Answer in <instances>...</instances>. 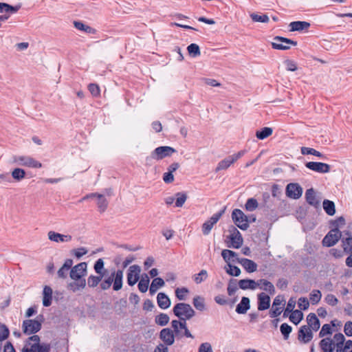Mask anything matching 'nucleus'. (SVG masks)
Here are the masks:
<instances>
[{
	"mask_svg": "<svg viewBox=\"0 0 352 352\" xmlns=\"http://www.w3.org/2000/svg\"><path fill=\"white\" fill-rule=\"evenodd\" d=\"M291 32L298 31L301 32L302 30H307L310 27V23L307 21H293L289 25Z\"/></svg>",
	"mask_w": 352,
	"mask_h": 352,
	"instance_id": "nucleus-24",
	"label": "nucleus"
},
{
	"mask_svg": "<svg viewBox=\"0 0 352 352\" xmlns=\"http://www.w3.org/2000/svg\"><path fill=\"white\" fill-rule=\"evenodd\" d=\"M164 283H165L162 278H155L153 280L151 285L150 286V288H149L150 294L151 295H153L154 294H155L159 288H160L164 285Z\"/></svg>",
	"mask_w": 352,
	"mask_h": 352,
	"instance_id": "nucleus-34",
	"label": "nucleus"
},
{
	"mask_svg": "<svg viewBox=\"0 0 352 352\" xmlns=\"http://www.w3.org/2000/svg\"><path fill=\"white\" fill-rule=\"evenodd\" d=\"M257 285H260V283H257L254 280L251 279H242L239 281V287L242 289H255Z\"/></svg>",
	"mask_w": 352,
	"mask_h": 352,
	"instance_id": "nucleus-32",
	"label": "nucleus"
},
{
	"mask_svg": "<svg viewBox=\"0 0 352 352\" xmlns=\"http://www.w3.org/2000/svg\"><path fill=\"white\" fill-rule=\"evenodd\" d=\"M250 17L254 22L267 23L270 20L267 14L258 15L256 13H252Z\"/></svg>",
	"mask_w": 352,
	"mask_h": 352,
	"instance_id": "nucleus-51",
	"label": "nucleus"
},
{
	"mask_svg": "<svg viewBox=\"0 0 352 352\" xmlns=\"http://www.w3.org/2000/svg\"><path fill=\"white\" fill-rule=\"evenodd\" d=\"M104 263L102 258L98 259L94 266L96 273L102 276L100 287L102 290H107L112 286L114 291H119L123 285L124 272L122 270H108L104 267Z\"/></svg>",
	"mask_w": 352,
	"mask_h": 352,
	"instance_id": "nucleus-1",
	"label": "nucleus"
},
{
	"mask_svg": "<svg viewBox=\"0 0 352 352\" xmlns=\"http://www.w3.org/2000/svg\"><path fill=\"white\" fill-rule=\"evenodd\" d=\"M149 282L150 279L148 275L146 274L142 275L138 285L139 290L142 293H145L148 290Z\"/></svg>",
	"mask_w": 352,
	"mask_h": 352,
	"instance_id": "nucleus-36",
	"label": "nucleus"
},
{
	"mask_svg": "<svg viewBox=\"0 0 352 352\" xmlns=\"http://www.w3.org/2000/svg\"><path fill=\"white\" fill-rule=\"evenodd\" d=\"M87 265L85 262L80 263L74 266L69 273L70 278L75 280L68 285L74 292L82 289L86 286V280L83 278L87 274Z\"/></svg>",
	"mask_w": 352,
	"mask_h": 352,
	"instance_id": "nucleus-2",
	"label": "nucleus"
},
{
	"mask_svg": "<svg viewBox=\"0 0 352 352\" xmlns=\"http://www.w3.org/2000/svg\"><path fill=\"white\" fill-rule=\"evenodd\" d=\"M307 321L310 329L315 331L319 329L320 326V321L315 314H309L307 317Z\"/></svg>",
	"mask_w": 352,
	"mask_h": 352,
	"instance_id": "nucleus-30",
	"label": "nucleus"
},
{
	"mask_svg": "<svg viewBox=\"0 0 352 352\" xmlns=\"http://www.w3.org/2000/svg\"><path fill=\"white\" fill-rule=\"evenodd\" d=\"M10 335V330L4 324H0V340H6Z\"/></svg>",
	"mask_w": 352,
	"mask_h": 352,
	"instance_id": "nucleus-54",
	"label": "nucleus"
},
{
	"mask_svg": "<svg viewBox=\"0 0 352 352\" xmlns=\"http://www.w3.org/2000/svg\"><path fill=\"white\" fill-rule=\"evenodd\" d=\"M270 306V298L265 294L261 293L258 295V309L259 311H264L269 309Z\"/></svg>",
	"mask_w": 352,
	"mask_h": 352,
	"instance_id": "nucleus-22",
	"label": "nucleus"
},
{
	"mask_svg": "<svg viewBox=\"0 0 352 352\" xmlns=\"http://www.w3.org/2000/svg\"><path fill=\"white\" fill-rule=\"evenodd\" d=\"M169 320V316L167 314L162 313L155 317V322L158 325L165 326L168 323Z\"/></svg>",
	"mask_w": 352,
	"mask_h": 352,
	"instance_id": "nucleus-46",
	"label": "nucleus"
},
{
	"mask_svg": "<svg viewBox=\"0 0 352 352\" xmlns=\"http://www.w3.org/2000/svg\"><path fill=\"white\" fill-rule=\"evenodd\" d=\"M232 218L236 226L243 230L249 227L247 216L240 209H234L232 212Z\"/></svg>",
	"mask_w": 352,
	"mask_h": 352,
	"instance_id": "nucleus-9",
	"label": "nucleus"
},
{
	"mask_svg": "<svg viewBox=\"0 0 352 352\" xmlns=\"http://www.w3.org/2000/svg\"><path fill=\"white\" fill-rule=\"evenodd\" d=\"M331 328L329 324H325L322 326L320 333L319 336L320 338H323L327 335L331 334Z\"/></svg>",
	"mask_w": 352,
	"mask_h": 352,
	"instance_id": "nucleus-62",
	"label": "nucleus"
},
{
	"mask_svg": "<svg viewBox=\"0 0 352 352\" xmlns=\"http://www.w3.org/2000/svg\"><path fill=\"white\" fill-rule=\"evenodd\" d=\"M280 330L284 337V339L287 340L292 331V327L287 323H283L280 325Z\"/></svg>",
	"mask_w": 352,
	"mask_h": 352,
	"instance_id": "nucleus-50",
	"label": "nucleus"
},
{
	"mask_svg": "<svg viewBox=\"0 0 352 352\" xmlns=\"http://www.w3.org/2000/svg\"><path fill=\"white\" fill-rule=\"evenodd\" d=\"M199 352H213L211 344L209 342L202 343L199 346Z\"/></svg>",
	"mask_w": 352,
	"mask_h": 352,
	"instance_id": "nucleus-64",
	"label": "nucleus"
},
{
	"mask_svg": "<svg viewBox=\"0 0 352 352\" xmlns=\"http://www.w3.org/2000/svg\"><path fill=\"white\" fill-rule=\"evenodd\" d=\"M298 307L302 309V310H306L309 308V302L307 300V298L305 297H300L299 299H298Z\"/></svg>",
	"mask_w": 352,
	"mask_h": 352,
	"instance_id": "nucleus-63",
	"label": "nucleus"
},
{
	"mask_svg": "<svg viewBox=\"0 0 352 352\" xmlns=\"http://www.w3.org/2000/svg\"><path fill=\"white\" fill-rule=\"evenodd\" d=\"M313 338L311 329L306 326H302L298 331V340L303 343H307Z\"/></svg>",
	"mask_w": 352,
	"mask_h": 352,
	"instance_id": "nucleus-19",
	"label": "nucleus"
},
{
	"mask_svg": "<svg viewBox=\"0 0 352 352\" xmlns=\"http://www.w3.org/2000/svg\"><path fill=\"white\" fill-rule=\"evenodd\" d=\"M303 318V314L300 310H294L289 316V320L295 324H298Z\"/></svg>",
	"mask_w": 352,
	"mask_h": 352,
	"instance_id": "nucleus-41",
	"label": "nucleus"
},
{
	"mask_svg": "<svg viewBox=\"0 0 352 352\" xmlns=\"http://www.w3.org/2000/svg\"><path fill=\"white\" fill-rule=\"evenodd\" d=\"M141 268L139 265H133L129 267L127 272V283L130 286L134 285L140 278Z\"/></svg>",
	"mask_w": 352,
	"mask_h": 352,
	"instance_id": "nucleus-16",
	"label": "nucleus"
},
{
	"mask_svg": "<svg viewBox=\"0 0 352 352\" xmlns=\"http://www.w3.org/2000/svg\"><path fill=\"white\" fill-rule=\"evenodd\" d=\"M296 306V300L293 298H290L287 302V307L284 312V317L287 316V314L294 311V309Z\"/></svg>",
	"mask_w": 352,
	"mask_h": 352,
	"instance_id": "nucleus-58",
	"label": "nucleus"
},
{
	"mask_svg": "<svg viewBox=\"0 0 352 352\" xmlns=\"http://www.w3.org/2000/svg\"><path fill=\"white\" fill-rule=\"evenodd\" d=\"M342 236L341 231L338 228L332 229L324 237L322 244L326 247H331L334 245Z\"/></svg>",
	"mask_w": 352,
	"mask_h": 352,
	"instance_id": "nucleus-12",
	"label": "nucleus"
},
{
	"mask_svg": "<svg viewBox=\"0 0 352 352\" xmlns=\"http://www.w3.org/2000/svg\"><path fill=\"white\" fill-rule=\"evenodd\" d=\"M324 301L331 306H336L338 302V298L331 294H329L325 296Z\"/></svg>",
	"mask_w": 352,
	"mask_h": 352,
	"instance_id": "nucleus-56",
	"label": "nucleus"
},
{
	"mask_svg": "<svg viewBox=\"0 0 352 352\" xmlns=\"http://www.w3.org/2000/svg\"><path fill=\"white\" fill-rule=\"evenodd\" d=\"M12 177L16 181H21L25 178V172L23 169L20 168H14L12 173Z\"/></svg>",
	"mask_w": 352,
	"mask_h": 352,
	"instance_id": "nucleus-49",
	"label": "nucleus"
},
{
	"mask_svg": "<svg viewBox=\"0 0 352 352\" xmlns=\"http://www.w3.org/2000/svg\"><path fill=\"white\" fill-rule=\"evenodd\" d=\"M245 207L248 211H253L257 208L258 202L256 199L250 198L247 200Z\"/></svg>",
	"mask_w": 352,
	"mask_h": 352,
	"instance_id": "nucleus-52",
	"label": "nucleus"
},
{
	"mask_svg": "<svg viewBox=\"0 0 352 352\" xmlns=\"http://www.w3.org/2000/svg\"><path fill=\"white\" fill-rule=\"evenodd\" d=\"M171 326L173 329L175 337L177 338H181L184 336L187 338H191L192 336L186 327V321L180 320H173L171 322Z\"/></svg>",
	"mask_w": 352,
	"mask_h": 352,
	"instance_id": "nucleus-6",
	"label": "nucleus"
},
{
	"mask_svg": "<svg viewBox=\"0 0 352 352\" xmlns=\"http://www.w3.org/2000/svg\"><path fill=\"white\" fill-rule=\"evenodd\" d=\"M257 283H260V285H257V287H259L261 289L268 292L270 294L274 295L276 293L274 285L269 280L260 279L257 281Z\"/></svg>",
	"mask_w": 352,
	"mask_h": 352,
	"instance_id": "nucleus-26",
	"label": "nucleus"
},
{
	"mask_svg": "<svg viewBox=\"0 0 352 352\" xmlns=\"http://www.w3.org/2000/svg\"><path fill=\"white\" fill-rule=\"evenodd\" d=\"M173 311L179 319L186 321L191 318L195 314L191 306L184 302L176 304L173 309Z\"/></svg>",
	"mask_w": 352,
	"mask_h": 352,
	"instance_id": "nucleus-4",
	"label": "nucleus"
},
{
	"mask_svg": "<svg viewBox=\"0 0 352 352\" xmlns=\"http://www.w3.org/2000/svg\"><path fill=\"white\" fill-rule=\"evenodd\" d=\"M302 188L297 183H290L286 187V195L288 197L297 199L302 196Z\"/></svg>",
	"mask_w": 352,
	"mask_h": 352,
	"instance_id": "nucleus-15",
	"label": "nucleus"
},
{
	"mask_svg": "<svg viewBox=\"0 0 352 352\" xmlns=\"http://www.w3.org/2000/svg\"><path fill=\"white\" fill-rule=\"evenodd\" d=\"M157 302L158 306L163 309H167L170 305V300L164 293L160 292L157 294Z\"/></svg>",
	"mask_w": 352,
	"mask_h": 352,
	"instance_id": "nucleus-28",
	"label": "nucleus"
},
{
	"mask_svg": "<svg viewBox=\"0 0 352 352\" xmlns=\"http://www.w3.org/2000/svg\"><path fill=\"white\" fill-rule=\"evenodd\" d=\"M175 151H176L170 146H159L151 153V156L147 157L146 160H148L149 158H153L157 160H162L166 157L170 156Z\"/></svg>",
	"mask_w": 352,
	"mask_h": 352,
	"instance_id": "nucleus-11",
	"label": "nucleus"
},
{
	"mask_svg": "<svg viewBox=\"0 0 352 352\" xmlns=\"http://www.w3.org/2000/svg\"><path fill=\"white\" fill-rule=\"evenodd\" d=\"M336 347V352H352V340H347L344 346H343V344H334V347Z\"/></svg>",
	"mask_w": 352,
	"mask_h": 352,
	"instance_id": "nucleus-39",
	"label": "nucleus"
},
{
	"mask_svg": "<svg viewBox=\"0 0 352 352\" xmlns=\"http://www.w3.org/2000/svg\"><path fill=\"white\" fill-rule=\"evenodd\" d=\"M323 208L326 213L330 216H332L336 212L335 204L332 201L325 199L323 201Z\"/></svg>",
	"mask_w": 352,
	"mask_h": 352,
	"instance_id": "nucleus-38",
	"label": "nucleus"
},
{
	"mask_svg": "<svg viewBox=\"0 0 352 352\" xmlns=\"http://www.w3.org/2000/svg\"><path fill=\"white\" fill-rule=\"evenodd\" d=\"M48 239L56 243L60 242H69L72 240V237L71 235H65L60 233L55 232L54 231H50L47 234Z\"/></svg>",
	"mask_w": 352,
	"mask_h": 352,
	"instance_id": "nucleus-20",
	"label": "nucleus"
},
{
	"mask_svg": "<svg viewBox=\"0 0 352 352\" xmlns=\"http://www.w3.org/2000/svg\"><path fill=\"white\" fill-rule=\"evenodd\" d=\"M102 276L98 275L94 276L91 275L87 278V284L89 287H96L100 283L102 282Z\"/></svg>",
	"mask_w": 352,
	"mask_h": 352,
	"instance_id": "nucleus-44",
	"label": "nucleus"
},
{
	"mask_svg": "<svg viewBox=\"0 0 352 352\" xmlns=\"http://www.w3.org/2000/svg\"><path fill=\"white\" fill-rule=\"evenodd\" d=\"M188 290L186 287L177 288L175 289V296L179 300H184L186 298Z\"/></svg>",
	"mask_w": 352,
	"mask_h": 352,
	"instance_id": "nucleus-53",
	"label": "nucleus"
},
{
	"mask_svg": "<svg viewBox=\"0 0 352 352\" xmlns=\"http://www.w3.org/2000/svg\"><path fill=\"white\" fill-rule=\"evenodd\" d=\"M250 299L248 297H242L241 302L236 307V311L240 314H244L250 309Z\"/></svg>",
	"mask_w": 352,
	"mask_h": 352,
	"instance_id": "nucleus-31",
	"label": "nucleus"
},
{
	"mask_svg": "<svg viewBox=\"0 0 352 352\" xmlns=\"http://www.w3.org/2000/svg\"><path fill=\"white\" fill-rule=\"evenodd\" d=\"M322 298V294L320 290H313L309 295V299L312 305L318 304Z\"/></svg>",
	"mask_w": 352,
	"mask_h": 352,
	"instance_id": "nucleus-47",
	"label": "nucleus"
},
{
	"mask_svg": "<svg viewBox=\"0 0 352 352\" xmlns=\"http://www.w3.org/2000/svg\"><path fill=\"white\" fill-rule=\"evenodd\" d=\"M232 233L230 236V245L228 247L235 249L239 248L243 244V238L239 231L234 226L232 227Z\"/></svg>",
	"mask_w": 352,
	"mask_h": 352,
	"instance_id": "nucleus-17",
	"label": "nucleus"
},
{
	"mask_svg": "<svg viewBox=\"0 0 352 352\" xmlns=\"http://www.w3.org/2000/svg\"><path fill=\"white\" fill-rule=\"evenodd\" d=\"M43 316H38L34 320H25L23 322L22 329L25 334H34L41 329Z\"/></svg>",
	"mask_w": 352,
	"mask_h": 352,
	"instance_id": "nucleus-5",
	"label": "nucleus"
},
{
	"mask_svg": "<svg viewBox=\"0 0 352 352\" xmlns=\"http://www.w3.org/2000/svg\"><path fill=\"white\" fill-rule=\"evenodd\" d=\"M305 166L309 170L319 173H327L331 170L330 165L323 162H309L305 164Z\"/></svg>",
	"mask_w": 352,
	"mask_h": 352,
	"instance_id": "nucleus-14",
	"label": "nucleus"
},
{
	"mask_svg": "<svg viewBox=\"0 0 352 352\" xmlns=\"http://www.w3.org/2000/svg\"><path fill=\"white\" fill-rule=\"evenodd\" d=\"M13 163L19 165L30 168H41L42 164L41 162L35 160L30 156L25 155H14L12 157Z\"/></svg>",
	"mask_w": 352,
	"mask_h": 352,
	"instance_id": "nucleus-8",
	"label": "nucleus"
},
{
	"mask_svg": "<svg viewBox=\"0 0 352 352\" xmlns=\"http://www.w3.org/2000/svg\"><path fill=\"white\" fill-rule=\"evenodd\" d=\"M239 263L249 273L254 272L257 270V264L250 259L243 258L239 260Z\"/></svg>",
	"mask_w": 352,
	"mask_h": 352,
	"instance_id": "nucleus-23",
	"label": "nucleus"
},
{
	"mask_svg": "<svg viewBox=\"0 0 352 352\" xmlns=\"http://www.w3.org/2000/svg\"><path fill=\"white\" fill-rule=\"evenodd\" d=\"M245 153L246 150H241L238 153H234L232 155H229L225 159L221 160L217 164V166L216 167V172H219L222 170H226L236 161L242 157Z\"/></svg>",
	"mask_w": 352,
	"mask_h": 352,
	"instance_id": "nucleus-7",
	"label": "nucleus"
},
{
	"mask_svg": "<svg viewBox=\"0 0 352 352\" xmlns=\"http://www.w3.org/2000/svg\"><path fill=\"white\" fill-rule=\"evenodd\" d=\"M89 91L95 97L100 96V90L98 85L91 83L88 86Z\"/></svg>",
	"mask_w": 352,
	"mask_h": 352,
	"instance_id": "nucleus-59",
	"label": "nucleus"
},
{
	"mask_svg": "<svg viewBox=\"0 0 352 352\" xmlns=\"http://www.w3.org/2000/svg\"><path fill=\"white\" fill-rule=\"evenodd\" d=\"M187 195L184 192H177L175 194V206L177 208L182 207L186 201Z\"/></svg>",
	"mask_w": 352,
	"mask_h": 352,
	"instance_id": "nucleus-45",
	"label": "nucleus"
},
{
	"mask_svg": "<svg viewBox=\"0 0 352 352\" xmlns=\"http://www.w3.org/2000/svg\"><path fill=\"white\" fill-rule=\"evenodd\" d=\"M221 256L228 265L235 262V261L239 263V260L241 259L238 258V254L236 252L230 250H222Z\"/></svg>",
	"mask_w": 352,
	"mask_h": 352,
	"instance_id": "nucleus-25",
	"label": "nucleus"
},
{
	"mask_svg": "<svg viewBox=\"0 0 352 352\" xmlns=\"http://www.w3.org/2000/svg\"><path fill=\"white\" fill-rule=\"evenodd\" d=\"M342 246L344 252L346 253H352V236L343 238L342 240Z\"/></svg>",
	"mask_w": 352,
	"mask_h": 352,
	"instance_id": "nucleus-42",
	"label": "nucleus"
},
{
	"mask_svg": "<svg viewBox=\"0 0 352 352\" xmlns=\"http://www.w3.org/2000/svg\"><path fill=\"white\" fill-rule=\"evenodd\" d=\"M225 270L230 276H238L241 274V270L238 267L232 265L231 263L227 264L225 266Z\"/></svg>",
	"mask_w": 352,
	"mask_h": 352,
	"instance_id": "nucleus-48",
	"label": "nucleus"
},
{
	"mask_svg": "<svg viewBox=\"0 0 352 352\" xmlns=\"http://www.w3.org/2000/svg\"><path fill=\"white\" fill-rule=\"evenodd\" d=\"M238 289L236 280H231L229 283L227 288L228 294L229 296H232L235 294L236 290Z\"/></svg>",
	"mask_w": 352,
	"mask_h": 352,
	"instance_id": "nucleus-57",
	"label": "nucleus"
},
{
	"mask_svg": "<svg viewBox=\"0 0 352 352\" xmlns=\"http://www.w3.org/2000/svg\"><path fill=\"white\" fill-rule=\"evenodd\" d=\"M74 25L77 30H82L87 33L93 34L95 32V30L92 28L84 24L80 21H74Z\"/></svg>",
	"mask_w": 352,
	"mask_h": 352,
	"instance_id": "nucleus-43",
	"label": "nucleus"
},
{
	"mask_svg": "<svg viewBox=\"0 0 352 352\" xmlns=\"http://www.w3.org/2000/svg\"><path fill=\"white\" fill-rule=\"evenodd\" d=\"M96 198L97 199V206L100 212H104L108 207V201L104 197V195L100 193H96Z\"/></svg>",
	"mask_w": 352,
	"mask_h": 352,
	"instance_id": "nucleus-33",
	"label": "nucleus"
},
{
	"mask_svg": "<svg viewBox=\"0 0 352 352\" xmlns=\"http://www.w3.org/2000/svg\"><path fill=\"white\" fill-rule=\"evenodd\" d=\"M50 344L41 343L40 337L33 335L25 341L21 352H50Z\"/></svg>",
	"mask_w": 352,
	"mask_h": 352,
	"instance_id": "nucleus-3",
	"label": "nucleus"
},
{
	"mask_svg": "<svg viewBox=\"0 0 352 352\" xmlns=\"http://www.w3.org/2000/svg\"><path fill=\"white\" fill-rule=\"evenodd\" d=\"M289 45L296 46L297 45V42L285 37L276 36L274 38V41L272 43V46L274 49L280 50H287L290 49Z\"/></svg>",
	"mask_w": 352,
	"mask_h": 352,
	"instance_id": "nucleus-10",
	"label": "nucleus"
},
{
	"mask_svg": "<svg viewBox=\"0 0 352 352\" xmlns=\"http://www.w3.org/2000/svg\"><path fill=\"white\" fill-rule=\"evenodd\" d=\"M320 346L323 352H333L334 344L330 338H323L320 342Z\"/></svg>",
	"mask_w": 352,
	"mask_h": 352,
	"instance_id": "nucleus-29",
	"label": "nucleus"
},
{
	"mask_svg": "<svg viewBox=\"0 0 352 352\" xmlns=\"http://www.w3.org/2000/svg\"><path fill=\"white\" fill-rule=\"evenodd\" d=\"M52 289L50 286L45 285L43 291V305L44 307H49L52 305Z\"/></svg>",
	"mask_w": 352,
	"mask_h": 352,
	"instance_id": "nucleus-27",
	"label": "nucleus"
},
{
	"mask_svg": "<svg viewBox=\"0 0 352 352\" xmlns=\"http://www.w3.org/2000/svg\"><path fill=\"white\" fill-rule=\"evenodd\" d=\"M187 50L190 57H196L198 55V45L192 43L188 46Z\"/></svg>",
	"mask_w": 352,
	"mask_h": 352,
	"instance_id": "nucleus-55",
	"label": "nucleus"
},
{
	"mask_svg": "<svg viewBox=\"0 0 352 352\" xmlns=\"http://www.w3.org/2000/svg\"><path fill=\"white\" fill-rule=\"evenodd\" d=\"M21 8V6H12L6 3H0V13H15Z\"/></svg>",
	"mask_w": 352,
	"mask_h": 352,
	"instance_id": "nucleus-35",
	"label": "nucleus"
},
{
	"mask_svg": "<svg viewBox=\"0 0 352 352\" xmlns=\"http://www.w3.org/2000/svg\"><path fill=\"white\" fill-rule=\"evenodd\" d=\"M223 213V210L214 214L210 218L209 220L206 221L205 223H203L202 232L204 235H208L210 232L213 226L218 222V221L222 216Z\"/></svg>",
	"mask_w": 352,
	"mask_h": 352,
	"instance_id": "nucleus-13",
	"label": "nucleus"
},
{
	"mask_svg": "<svg viewBox=\"0 0 352 352\" xmlns=\"http://www.w3.org/2000/svg\"><path fill=\"white\" fill-rule=\"evenodd\" d=\"M175 337L174 331L169 328L162 329L160 333V338L164 342V344L168 346H170L174 343Z\"/></svg>",
	"mask_w": 352,
	"mask_h": 352,
	"instance_id": "nucleus-18",
	"label": "nucleus"
},
{
	"mask_svg": "<svg viewBox=\"0 0 352 352\" xmlns=\"http://www.w3.org/2000/svg\"><path fill=\"white\" fill-rule=\"evenodd\" d=\"M305 199L309 205L315 208L320 206V200L316 197L315 190L313 188H309L306 190Z\"/></svg>",
	"mask_w": 352,
	"mask_h": 352,
	"instance_id": "nucleus-21",
	"label": "nucleus"
},
{
	"mask_svg": "<svg viewBox=\"0 0 352 352\" xmlns=\"http://www.w3.org/2000/svg\"><path fill=\"white\" fill-rule=\"evenodd\" d=\"M273 133V130L270 127H263L260 131L256 132V137L259 140H264L270 136Z\"/></svg>",
	"mask_w": 352,
	"mask_h": 352,
	"instance_id": "nucleus-37",
	"label": "nucleus"
},
{
	"mask_svg": "<svg viewBox=\"0 0 352 352\" xmlns=\"http://www.w3.org/2000/svg\"><path fill=\"white\" fill-rule=\"evenodd\" d=\"M300 151L302 155H313L320 158L324 157L322 153L312 148L302 146L300 148Z\"/></svg>",
	"mask_w": 352,
	"mask_h": 352,
	"instance_id": "nucleus-40",
	"label": "nucleus"
},
{
	"mask_svg": "<svg viewBox=\"0 0 352 352\" xmlns=\"http://www.w3.org/2000/svg\"><path fill=\"white\" fill-rule=\"evenodd\" d=\"M334 344H344L345 341V338L344 335L341 333H336L333 336V338L332 339Z\"/></svg>",
	"mask_w": 352,
	"mask_h": 352,
	"instance_id": "nucleus-60",
	"label": "nucleus"
},
{
	"mask_svg": "<svg viewBox=\"0 0 352 352\" xmlns=\"http://www.w3.org/2000/svg\"><path fill=\"white\" fill-rule=\"evenodd\" d=\"M284 64L286 66V69L288 71L294 72L297 69L296 63L292 60H285Z\"/></svg>",
	"mask_w": 352,
	"mask_h": 352,
	"instance_id": "nucleus-61",
	"label": "nucleus"
}]
</instances>
